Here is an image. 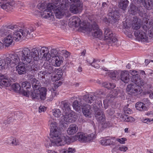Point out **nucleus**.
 I'll list each match as a JSON object with an SVG mask.
<instances>
[{
  "label": "nucleus",
  "mask_w": 153,
  "mask_h": 153,
  "mask_svg": "<svg viewBox=\"0 0 153 153\" xmlns=\"http://www.w3.org/2000/svg\"><path fill=\"white\" fill-rule=\"evenodd\" d=\"M30 53L28 48H22L16 53L8 54L4 59L0 58V71L7 69L9 66L12 68L19 64L21 62L19 56L23 64H28L31 60Z\"/></svg>",
  "instance_id": "obj_1"
},
{
  "label": "nucleus",
  "mask_w": 153,
  "mask_h": 153,
  "mask_svg": "<svg viewBox=\"0 0 153 153\" xmlns=\"http://www.w3.org/2000/svg\"><path fill=\"white\" fill-rule=\"evenodd\" d=\"M16 31L18 30V26L16 25H9L2 27L0 30V34L1 36H6L3 39L6 46L9 47L13 42L14 39L12 35V31L10 30Z\"/></svg>",
  "instance_id": "obj_2"
},
{
  "label": "nucleus",
  "mask_w": 153,
  "mask_h": 153,
  "mask_svg": "<svg viewBox=\"0 0 153 153\" xmlns=\"http://www.w3.org/2000/svg\"><path fill=\"white\" fill-rule=\"evenodd\" d=\"M88 26L86 27H83V26L81 25V27L84 29V31L87 33L91 32L92 35L95 37H100L102 34L101 30L100 29L98 25L96 23L94 22L91 25L88 23Z\"/></svg>",
  "instance_id": "obj_3"
},
{
  "label": "nucleus",
  "mask_w": 153,
  "mask_h": 153,
  "mask_svg": "<svg viewBox=\"0 0 153 153\" xmlns=\"http://www.w3.org/2000/svg\"><path fill=\"white\" fill-rule=\"evenodd\" d=\"M70 3L68 0H62L60 5H59L54 13L57 18L60 19L64 15L66 14V12L68 11L67 9L70 5Z\"/></svg>",
  "instance_id": "obj_4"
},
{
  "label": "nucleus",
  "mask_w": 153,
  "mask_h": 153,
  "mask_svg": "<svg viewBox=\"0 0 153 153\" xmlns=\"http://www.w3.org/2000/svg\"><path fill=\"white\" fill-rule=\"evenodd\" d=\"M54 9L53 4L49 3L47 5V9L45 10L42 13H41V16L51 21L54 20V17L52 10L54 11Z\"/></svg>",
  "instance_id": "obj_5"
},
{
  "label": "nucleus",
  "mask_w": 153,
  "mask_h": 153,
  "mask_svg": "<svg viewBox=\"0 0 153 153\" xmlns=\"http://www.w3.org/2000/svg\"><path fill=\"white\" fill-rule=\"evenodd\" d=\"M44 66L45 71H41L38 73V78L40 80L44 79L46 74H51L53 73L54 71L53 67L49 62H45Z\"/></svg>",
  "instance_id": "obj_6"
},
{
  "label": "nucleus",
  "mask_w": 153,
  "mask_h": 153,
  "mask_svg": "<svg viewBox=\"0 0 153 153\" xmlns=\"http://www.w3.org/2000/svg\"><path fill=\"white\" fill-rule=\"evenodd\" d=\"M69 23L75 27H78L79 26L80 28L82 30L84 31V29L81 27V25L83 26V27H86L88 26V22L87 21L83 22L82 23H80L81 20L78 17L73 16L71 17L70 19Z\"/></svg>",
  "instance_id": "obj_7"
},
{
  "label": "nucleus",
  "mask_w": 153,
  "mask_h": 153,
  "mask_svg": "<svg viewBox=\"0 0 153 153\" xmlns=\"http://www.w3.org/2000/svg\"><path fill=\"white\" fill-rule=\"evenodd\" d=\"M140 86L135 84L131 83L127 86L126 91L128 94L131 95H135L140 93Z\"/></svg>",
  "instance_id": "obj_8"
},
{
  "label": "nucleus",
  "mask_w": 153,
  "mask_h": 153,
  "mask_svg": "<svg viewBox=\"0 0 153 153\" xmlns=\"http://www.w3.org/2000/svg\"><path fill=\"white\" fill-rule=\"evenodd\" d=\"M15 2L10 0H3L0 2L1 8L7 11L12 10L15 7Z\"/></svg>",
  "instance_id": "obj_9"
},
{
  "label": "nucleus",
  "mask_w": 153,
  "mask_h": 153,
  "mask_svg": "<svg viewBox=\"0 0 153 153\" xmlns=\"http://www.w3.org/2000/svg\"><path fill=\"white\" fill-rule=\"evenodd\" d=\"M105 39L108 40L110 42L114 43L117 41V39L115 34H113L112 32L108 28L104 29Z\"/></svg>",
  "instance_id": "obj_10"
},
{
  "label": "nucleus",
  "mask_w": 153,
  "mask_h": 153,
  "mask_svg": "<svg viewBox=\"0 0 153 153\" xmlns=\"http://www.w3.org/2000/svg\"><path fill=\"white\" fill-rule=\"evenodd\" d=\"M105 39L108 40L110 42L114 43L117 41V39L115 34H113L112 32L108 28L104 29Z\"/></svg>",
  "instance_id": "obj_11"
},
{
  "label": "nucleus",
  "mask_w": 153,
  "mask_h": 153,
  "mask_svg": "<svg viewBox=\"0 0 153 153\" xmlns=\"http://www.w3.org/2000/svg\"><path fill=\"white\" fill-rule=\"evenodd\" d=\"M105 39L108 40L110 42L114 43L117 41V39L115 34H113L112 32L108 28L104 29Z\"/></svg>",
  "instance_id": "obj_12"
},
{
  "label": "nucleus",
  "mask_w": 153,
  "mask_h": 153,
  "mask_svg": "<svg viewBox=\"0 0 153 153\" xmlns=\"http://www.w3.org/2000/svg\"><path fill=\"white\" fill-rule=\"evenodd\" d=\"M134 35L138 40L145 42H149L148 38L145 33L140 30H136L134 32Z\"/></svg>",
  "instance_id": "obj_13"
},
{
  "label": "nucleus",
  "mask_w": 153,
  "mask_h": 153,
  "mask_svg": "<svg viewBox=\"0 0 153 153\" xmlns=\"http://www.w3.org/2000/svg\"><path fill=\"white\" fill-rule=\"evenodd\" d=\"M136 4H140L143 5L147 10H150L153 7V2L152 0H133Z\"/></svg>",
  "instance_id": "obj_14"
},
{
  "label": "nucleus",
  "mask_w": 153,
  "mask_h": 153,
  "mask_svg": "<svg viewBox=\"0 0 153 153\" xmlns=\"http://www.w3.org/2000/svg\"><path fill=\"white\" fill-rule=\"evenodd\" d=\"M21 85L22 88V93L25 96L27 97L29 96L31 89V85L30 83L27 81L23 82L22 83Z\"/></svg>",
  "instance_id": "obj_15"
},
{
  "label": "nucleus",
  "mask_w": 153,
  "mask_h": 153,
  "mask_svg": "<svg viewBox=\"0 0 153 153\" xmlns=\"http://www.w3.org/2000/svg\"><path fill=\"white\" fill-rule=\"evenodd\" d=\"M28 80L32 83V87L34 90H38L41 88L39 81L35 78L34 76L31 75H28Z\"/></svg>",
  "instance_id": "obj_16"
},
{
  "label": "nucleus",
  "mask_w": 153,
  "mask_h": 153,
  "mask_svg": "<svg viewBox=\"0 0 153 153\" xmlns=\"http://www.w3.org/2000/svg\"><path fill=\"white\" fill-rule=\"evenodd\" d=\"M94 115L96 119L98 121L104 122L105 120V117L103 112L98 108L95 107Z\"/></svg>",
  "instance_id": "obj_17"
},
{
  "label": "nucleus",
  "mask_w": 153,
  "mask_h": 153,
  "mask_svg": "<svg viewBox=\"0 0 153 153\" xmlns=\"http://www.w3.org/2000/svg\"><path fill=\"white\" fill-rule=\"evenodd\" d=\"M119 13L117 10L114 11L112 10L111 12L108 13V17L109 23L113 24L116 22L119 18Z\"/></svg>",
  "instance_id": "obj_18"
},
{
  "label": "nucleus",
  "mask_w": 153,
  "mask_h": 153,
  "mask_svg": "<svg viewBox=\"0 0 153 153\" xmlns=\"http://www.w3.org/2000/svg\"><path fill=\"white\" fill-rule=\"evenodd\" d=\"M56 144L57 146H63L67 144H69L70 143L71 140L69 137L62 136L60 137L56 140H55Z\"/></svg>",
  "instance_id": "obj_19"
},
{
  "label": "nucleus",
  "mask_w": 153,
  "mask_h": 153,
  "mask_svg": "<svg viewBox=\"0 0 153 153\" xmlns=\"http://www.w3.org/2000/svg\"><path fill=\"white\" fill-rule=\"evenodd\" d=\"M23 48H28L30 51V56H31V60L29 64H30V63L32 62L33 60V59L34 60L37 61L39 59V53L38 52V50H39V49L38 48H33L31 51L30 49L26 47H24Z\"/></svg>",
  "instance_id": "obj_20"
},
{
  "label": "nucleus",
  "mask_w": 153,
  "mask_h": 153,
  "mask_svg": "<svg viewBox=\"0 0 153 153\" xmlns=\"http://www.w3.org/2000/svg\"><path fill=\"white\" fill-rule=\"evenodd\" d=\"M0 80L1 83L5 87H8L12 84V81L5 74L0 73Z\"/></svg>",
  "instance_id": "obj_21"
},
{
  "label": "nucleus",
  "mask_w": 153,
  "mask_h": 153,
  "mask_svg": "<svg viewBox=\"0 0 153 153\" xmlns=\"http://www.w3.org/2000/svg\"><path fill=\"white\" fill-rule=\"evenodd\" d=\"M129 77L128 71H123L120 72L119 79H120L124 83H127L130 80Z\"/></svg>",
  "instance_id": "obj_22"
},
{
  "label": "nucleus",
  "mask_w": 153,
  "mask_h": 153,
  "mask_svg": "<svg viewBox=\"0 0 153 153\" xmlns=\"http://www.w3.org/2000/svg\"><path fill=\"white\" fill-rule=\"evenodd\" d=\"M131 81L137 85L140 86H143L145 84L143 79L140 78L139 75L132 76L131 78Z\"/></svg>",
  "instance_id": "obj_23"
},
{
  "label": "nucleus",
  "mask_w": 153,
  "mask_h": 153,
  "mask_svg": "<svg viewBox=\"0 0 153 153\" xmlns=\"http://www.w3.org/2000/svg\"><path fill=\"white\" fill-rule=\"evenodd\" d=\"M35 30V28L33 26H30L28 27H24L22 30L24 33L23 35L27 38H30L31 36L30 34Z\"/></svg>",
  "instance_id": "obj_24"
},
{
  "label": "nucleus",
  "mask_w": 153,
  "mask_h": 153,
  "mask_svg": "<svg viewBox=\"0 0 153 153\" xmlns=\"http://www.w3.org/2000/svg\"><path fill=\"white\" fill-rule=\"evenodd\" d=\"M18 30L16 31H14L15 32H13L14 33L12 35L14 40H15L16 42L19 41L20 40L22 39L24 37H25L23 34L24 33L22 30L19 29V30H18L19 28L18 27Z\"/></svg>",
  "instance_id": "obj_25"
},
{
  "label": "nucleus",
  "mask_w": 153,
  "mask_h": 153,
  "mask_svg": "<svg viewBox=\"0 0 153 153\" xmlns=\"http://www.w3.org/2000/svg\"><path fill=\"white\" fill-rule=\"evenodd\" d=\"M61 133L58 128L51 129L50 136L51 138L54 140H56L60 137Z\"/></svg>",
  "instance_id": "obj_26"
},
{
  "label": "nucleus",
  "mask_w": 153,
  "mask_h": 153,
  "mask_svg": "<svg viewBox=\"0 0 153 153\" xmlns=\"http://www.w3.org/2000/svg\"><path fill=\"white\" fill-rule=\"evenodd\" d=\"M62 117L64 123L67 124L68 123H72L73 122V115L71 113L69 112H63Z\"/></svg>",
  "instance_id": "obj_27"
},
{
  "label": "nucleus",
  "mask_w": 153,
  "mask_h": 153,
  "mask_svg": "<svg viewBox=\"0 0 153 153\" xmlns=\"http://www.w3.org/2000/svg\"><path fill=\"white\" fill-rule=\"evenodd\" d=\"M141 25L142 22L140 19L136 17H134L131 25L133 29L136 30L139 29Z\"/></svg>",
  "instance_id": "obj_28"
},
{
  "label": "nucleus",
  "mask_w": 153,
  "mask_h": 153,
  "mask_svg": "<svg viewBox=\"0 0 153 153\" xmlns=\"http://www.w3.org/2000/svg\"><path fill=\"white\" fill-rule=\"evenodd\" d=\"M78 127L76 125L73 124L71 125L67 130V132L69 135H73L77 131Z\"/></svg>",
  "instance_id": "obj_29"
},
{
  "label": "nucleus",
  "mask_w": 153,
  "mask_h": 153,
  "mask_svg": "<svg viewBox=\"0 0 153 153\" xmlns=\"http://www.w3.org/2000/svg\"><path fill=\"white\" fill-rule=\"evenodd\" d=\"M118 7L123 10H125L128 5L129 1L128 0H118Z\"/></svg>",
  "instance_id": "obj_30"
},
{
  "label": "nucleus",
  "mask_w": 153,
  "mask_h": 153,
  "mask_svg": "<svg viewBox=\"0 0 153 153\" xmlns=\"http://www.w3.org/2000/svg\"><path fill=\"white\" fill-rule=\"evenodd\" d=\"M120 94V91L118 89H113L111 90L110 94L107 96V99L108 100L112 99L115 98Z\"/></svg>",
  "instance_id": "obj_31"
},
{
  "label": "nucleus",
  "mask_w": 153,
  "mask_h": 153,
  "mask_svg": "<svg viewBox=\"0 0 153 153\" xmlns=\"http://www.w3.org/2000/svg\"><path fill=\"white\" fill-rule=\"evenodd\" d=\"M86 135L82 132L78 133L74 137L76 140H78L81 142H85Z\"/></svg>",
  "instance_id": "obj_32"
},
{
  "label": "nucleus",
  "mask_w": 153,
  "mask_h": 153,
  "mask_svg": "<svg viewBox=\"0 0 153 153\" xmlns=\"http://www.w3.org/2000/svg\"><path fill=\"white\" fill-rule=\"evenodd\" d=\"M82 7V5H78V4H72L70 6V10L72 13L76 14L79 12Z\"/></svg>",
  "instance_id": "obj_33"
},
{
  "label": "nucleus",
  "mask_w": 153,
  "mask_h": 153,
  "mask_svg": "<svg viewBox=\"0 0 153 153\" xmlns=\"http://www.w3.org/2000/svg\"><path fill=\"white\" fill-rule=\"evenodd\" d=\"M53 65L55 66H59L63 62V57L60 55L55 56L53 59Z\"/></svg>",
  "instance_id": "obj_34"
},
{
  "label": "nucleus",
  "mask_w": 153,
  "mask_h": 153,
  "mask_svg": "<svg viewBox=\"0 0 153 153\" xmlns=\"http://www.w3.org/2000/svg\"><path fill=\"white\" fill-rule=\"evenodd\" d=\"M108 137H105L102 140L100 141V143L102 145L108 146L112 144L113 142L111 140V139H113L115 138L113 137H109L108 139H107Z\"/></svg>",
  "instance_id": "obj_35"
},
{
  "label": "nucleus",
  "mask_w": 153,
  "mask_h": 153,
  "mask_svg": "<svg viewBox=\"0 0 153 153\" xmlns=\"http://www.w3.org/2000/svg\"><path fill=\"white\" fill-rule=\"evenodd\" d=\"M38 91L40 95V99L42 100H45L46 99V92L47 91V89L44 87H42Z\"/></svg>",
  "instance_id": "obj_36"
},
{
  "label": "nucleus",
  "mask_w": 153,
  "mask_h": 153,
  "mask_svg": "<svg viewBox=\"0 0 153 153\" xmlns=\"http://www.w3.org/2000/svg\"><path fill=\"white\" fill-rule=\"evenodd\" d=\"M135 107L137 110L140 111H144L146 110L145 104L142 102H137L135 105Z\"/></svg>",
  "instance_id": "obj_37"
},
{
  "label": "nucleus",
  "mask_w": 153,
  "mask_h": 153,
  "mask_svg": "<svg viewBox=\"0 0 153 153\" xmlns=\"http://www.w3.org/2000/svg\"><path fill=\"white\" fill-rule=\"evenodd\" d=\"M97 95L93 96L91 95H86L84 96V100L87 103H91L96 100Z\"/></svg>",
  "instance_id": "obj_38"
},
{
  "label": "nucleus",
  "mask_w": 153,
  "mask_h": 153,
  "mask_svg": "<svg viewBox=\"0 0 153 153\" xmlns=\"http://www.w3.org/2000/svg\"><path fill=\"white\" fill-rule=\"evenodd\" d=\"M91 106L89 105H87L82 109V112L83 114L86 117H88L90 115L91 113Z\"/></svg>",
  "instance_id": "obj_39"
},
{
  "label": "nucleus",
  "mask_w": 153,
  "mask_h": 153,
  "mask_svg": "<svg viewBox=\"0 0 153 153\" xmlns=\"http://www.w3.org/2000/svg\"><path fill=\"white\" fill-rule=\"evenodd\" d=\"M60 106L62 108L63 112L64 111L69 112L70 110L69 103L65 101H62Z\"/></svg>",
  "instance_id": "obj_40"
},
{
  "label": "nucleus",
  "mask_w": 153,
  "mask_h": 153,
  "mask_svg": "<svg viewBox=\"0 0 153 153\" xmlns=\"http://www.w3.org/2000/svg\"><path fill=\"white\" fill-rule=\"evenodd\" d=\"M26 69L25 66L18 65L16 67V71L19 74H24L26 72Z\"/></svg>",
  "instance_id": "obj_41"
},
{
  "label": "nucleus",
  "mask_w": 153,
  "mask_h": 153,
  "mask_svg": "<svg viewBox=\"0 0 153 153\" xmlns=\"http://www.w3.org/2000/svg\"><path fill=\"white\" fill-rule=\"evenodd\" d=\"M109 76L112 79L116 81L119 79V75L118 72L117 71H114L111 72L109 74Z\"/></svg>",
  "instance_id": "obj_42"
},
{
  "label": "nucleus",
  "mask_w": 153,
  "mask_h": 153,
  "mask_svg": "<svg viewBox=\"0 0 153 153\" xmlns=\"http://www.w3.org/2000/svg\"><path fill=\"white\" fill-rule=\"evenodd\" d=\"M130 8L129 10L130 14L134 15L137 13L138 8L135 5L131 4L130 6Z\"/></svg>",
  "instance_id": "obj_43"
},
{
  "label": "nucleus",
  "mask_w": 153,
  "mask_h": 153,
  "mask_svg": "<svg viewBox=\"0 0 153 153\" xmlns=\"http://www.w3.org/2000/svg\"><path fill=\"white\" fill-rule=\"evenodd\" d=\"M102 86L108 89H113L116 86L114 84H111L106 82L102 83Z\"/></svg>",
  "instance_id": "obj_44"
},
{
  "label": "nucleus",
  "mask_w": 153,
  "mask_h": 153,
  "mask_svg": "<svg viewBox=\"0 0 153 153\" xmlns=\"http://www.w3.org/2000/svg\"><path fill=\"white\" fill-rule=\"evenodd\" d=\"M98 94L97 95V97H96V100H95V103H97L98 105H95L94 106V108L95 107H96V108H98L100 110L101 108V107L102 106V103L101 100V98L98 97ZM95 111V110H94Z\"/></svg>",
  "instance_id": "obj_45"
},
{
  "label": "nucleus",
  "mask_w": 153,
  "mask_h": 153,
  "mask_svg": "<svg viewBox=\"0 0 153 153\" xmlns=\"http://www.w3.org/2000/svg\"><path fill=\"white\" fill-rule=\"evenodd\" d=\"M56 145L55 141L51 138V139L47 141L45 143V146L47 148H49L52 146Z\"/></svg>",
  "instance_id": "obj_46"
},
{
  "label": "nucleus",
  "mask_w": 153,
  "mask_h": 153,
  "mask_svg": "<svg viewBox=\"0 0 153 153\" xmlns=\"http://www.w3.org/2000/svg\"><path fill=\"white\" fill-rule=\"evenodd\" d=\"M13 89L16 91H18L22 92V88L21 86L18 83L13 84L12 85Z\"/></svg>",
  "instance_id": "obj_47"
},
{
  "label": "nucleus",
  "mask_w": 153,
  "mask_h": 153,
  "mask_svg": "<svg viewBox=\"0 0 153 153\" xmlns=\"http://www.w3.org/2000/svg\"><path fill=\"white\" fill-rule=\"evenodd\" d=\"M31 96L33 99H38L40 98V95L38 90H34L31 92Z\"/></svg>",
  "instance_id": "obj_48"
},
{
  "label": "nucleus",
  "mask_w": 153,
  "mask_h": 153,
  "mask_svg": "<svg viewBox=\"0 0 153 153\" xmlns=\"http://www.w3.org/2000/svg\"><path fill=\"white\" fill-rule=\"evenodd\" d=\"M53 115L55 117L59 118L62 114V113L59 109H54L52 110Z\"/></svg>",
  "instance_id": "obj_49"
},
{
  "label": "nucleus",
  "mask_w": 153,
  "mask_h": 153,
  "mask_svg": "<svg viewBox=\"0 0 153 153\" xmlns=\"http://www.w3.org/2000/svg\"><path fill=\"white\" fill-rule=\"evenodd\" d=\"M81 104L79 103L77 100L74 101L73 103V106L76 111H79L80 110Z\"/></svg>",
  "instance_id": "obj_50"
},
{
  "label": "nucleus",
  "mask_w": 153,
  "mask_h": 153,
  "mask_svg": "<svg viewBox=\"0 0 153 153\" xmlns=\"http://www.w3.org/2000/svg\"><path fill=\"white\" fill-rule=\"evenodd\" d=\"M75 152V149L69 148L68 150L66 149H63L60 151V153H72Z\"/></svg>",
  "instance_id": "obj_51"
},
{
  "label": "nucleus",
  "mask_w": 153,
  "mask_h": 153,
  "mask_svg": "<svg viewBox=\"0 0 153 153\" xmlns=\"http://www.w3.org/2000/svg\"><path fill=\"white\" fill-rule=\"evenodd\" d=\"M48 124L50 125L51 129L58 128L57 124L54 120H49L48 122Z\"/></svg>",
  "instance_id": "obj_52"
},
{
  "label": "nucleus",
  "mask_w": 153,
  "mask_h": 153,
  "mask_svg": "<svg viewBox=\"0 0 153 153\" xmlns=\"http://www.w3.org/2000/svg\"><path fill=\"white\" fill-rule=\"evenodd\" d=\"M95 138L94 134L93 133L91 134L88 135H86L85 142L91 141Z\"/></svg>",
  "instance_id": "obj_53"
},
{
  "label": "nucleus",
  "mask_w": 153,
  "mask_h": 153,
  "mask_svg": "<svg viewBox=\"0 0 153 153\" xmlns=\"http://www.w3.org/2000/svg\"><path fill=\"white\" fill-rule=\"evenodd\" d=\"M49 52V50L47 48L45 47H42L40 49L39 53L41 55L43 56V54Z\"/></svg>",
  "instance_id": "obj_54"
},
{
  "label": "nucleus",
  "mask_w": 153,
  "mask_h": 153,
  "mask_svg": "<svg viewBox=\"0 0 153 153\" xmlns=\"http://www.w3.org/2000/svg\"><path fill=\"white\" fill-rule=\"evenodd\" d=\"M123 118L125 119L124 121L126 122H134V118L128 116L127 115H125L123 117Z\"/></svg>",
  "instance_id": "obj_55"
},
{
  "label": "nucleus",
  "mask_w": 153,
  "mask_h": 153,
  "mask_svg": "<svg viewBox=\"0 0 153 153\" xmlns=\"http://www.w3.org/2000/svg\"><path fill=\"white\" fill-rule=\"evenodd\" d=\"M10 139L12 140L10 143L13 146H17L19 145V143L18 140L16 139L13 137H10Z\"/></svg>",
  "instance_id": "obj_56"
},
{
  "label": "nucleus",
  "mask_w": 153,
  "mask_h": 153,
  "mask_svg": "<svg viewBox=\"0 0 153 153\" xmlns=\"http://www.w3.org/2000/svg\"><path fill=\"white\" fill-rule=\"evenodd\" d=\"M51 57L52 58H54L55 56H58L57 55L58 53V52L57 50L55 49H52L51 51Z\"/></svg>",
  "instance_id": "obj_57"
},
{
  "label": "nucleus",
  "mask_w": 153,
  "mask_h": 153,
  "mask_svg": "<svg viewBox=\"0 0 153 153\" xmlns=\"http://www.w3.org/2000/svg\"><path fill=\"white\" fill-rule=\"evenodd\" d=\"M51 57L50 53H49L48 52L45 54H43V56H42V57L44 58V59H45L47 61L49 60Z\"/></svg>",
  "instance_id": "obj_58"
},
{
  "label": "nucleus",
  "mask_w": 153,
  "mask_h": 153,
  "mask_svg": "<svg viewBox=\"0 0 153 153\" xmlns=\"http://www.w3.org/2000/svg\"><path fill=\"white\" fill-rule=\"evenodd\" d=\"M39 67L37 66H36L34 65H33L30 68L28 69V71H31L33 70V71H37L39 69Z\"/></svg>",
  "instance_id": "obj_59"
},
{
  "label": "nucleus",
  "mask_w": 153,
  "mask_h": 153,
  "mask_svg": "<svg viewBox=\"0 0 153 153\" xmlns=\"http://www.w3.org/2000/svg\"><path fill=\"white\" fill-rule=\"evenodd\" d=\"M147 27L148 28L149 32L150 34L153 35V24L152 25H147Z\"/></svg>",
  "instance_id": "obj_60"
},
{
  "label": "nucleus",
  "mask_w": 153,
  "mask_h": 153,
  "mask_svg": "<svg viewBox=\"0 0 153 153\" xmlns=\"http://www.w3.org/2000/svg\"><path fill=\"white\" fill-rule=\"evenodd\" d=\"M123 111L126 114H130L132 113L131 110L127 106H125L123 108Z\"/></svg>",
  "instance_id": "obj_61"
},
{
  "label": "nucleus",
  "mask_w": 153,
  "mask_h": 153,
  "mask_svg": "<svg viewBox=\"0 0 153 153\" xmlns=\"http://www.w3.org/2000/svg\"><path fill=\"white\" fill-rule=\"evenodd\" d=\"M98 61L95 59L94 61L93 62L92 64V66L96 68H100V66L99 64H98L97 62Z\"/></svg>",
  "instance_id": "obj_62"
},
{
  "label": "nucleus",
  "mask_w": 153,
  "mask_h": 153,
  "mask_svg": "<svg viewBox=\"0 0 153 153\" xmlns=\"http://www.w3.org/2000/svg\"><path fill=\"white\" fill-rule=\"evenodd\" d=\"M116 140L121 144H124L125 141H127V139L126 138H117L116 139Z\"/></svg>",
  "instance_id": "obj_63"
},
{
  "label": "nucleus",
  "mask_w": 153,
  "mask_h": 153,
  "mask_svg": "<svg viewBox=\"0 0 153 153\" xmlns=\"http://www.w3.org/2000/svg\"><path fill=\"white\" fill-rule=\"evenodd\" d=\"M153 119H150L149 118H146L143 120V122L147 124H150L152 123Z\"/></svg>",
  "instance_id": "obj_64"
}]
</instances>
